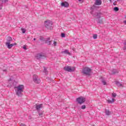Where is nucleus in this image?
Returning a JSON list of instances; mask_svg holds the SVG:
<instances>
[{"mask_svg": "<svg viewBox=\"0 0 126 126\" xmlns=\"http://www.w3.org/2000/svg\"><path fill=\"white\" fill-rule=\"evenodd\" d=\"M61 5L64 7H67L68 6V3L67 2H63L61 3Z\"/></svg>", "mask_w": 126, "mask_h": 126, "instance_id": "nucleus-12", "label": "nucleus"}, {"mask_svg": "<svg viewBox=\"0 0 126 126\" xmlns=\"http://www.w3.org/2000/svg\"><path fill=\"white\" fill-rule=\"evenodd\" d=\"M37 112H38V114L39 116H40V117L43 116V111L38 110Z\"/></svg>", "mask_w": 126, "mask_h": 126, "instance_id": "nucleus-18", "label": "nucleus"}, {"mask_svg": "<svg viewBox=\"0 0 126 126\" xmlns=\"http://www.w3.org/2000/svg\"><path fill=\"white\" fill-rule=\"evenodd\" d=\"M5 45L8 48V49H11L13 47V46H16V43L10 44V43H5Z\"/></svg>", "mask_w": 126, "mask_h": 126, "instance_id": "nucleus-8", "label": "nucleus"}, {"mask_svg": "<svg viewBox=\"0 0 126 126\" xmlns=\"http://www.w3.org/2000/svg\"><path fill=\"white\" fill-rule=\"evenodd\" d=\"M41 108H43V104H36L35 105V108L36 109L37 111H40V109Z\"/></svg>", "mask_w": 126, "mask_h": 126, "instance_id": "nucleus-10", "label": "nucleus"}, {"mask_svg": "<svg viewBox=\"0 0 126 126\" xmlns=\"http://www.w3.org/2000/svg\"><path fill=\"white\" fill-rule=\"evenodd\" d=\"M45 57L46 55L44 53L37 54L35 56V58L37 60H41V59H43V58H45Z\"/></svg>", "mask_w": 126, "mask_h": 126, "instance_id": "nucleus-7", "label": "nucleus"}, {"mask_svg": "<svg viewBox=\"0 0 126 126\" xmlns=\"http://www.w3.org/2000/svg\"><path fill=\"white\" fill-rule=\"evenodd\" d=\"M91 14H93L94 16H96V18H100L101 17V13H96V14H94L93 11L91 12Z\"/></svg>", "mask_w": 126, "mask_h": 126, "instance_id": "nucleus-9", "label": "nucleus"}, {"mask_svg": "<svg viewBox=\"0 0 126 126\" xmlns=\"http://www.w3.org/2000/svg\"><path fill=\"white\" fill-rule=\"evenodd\" d=\"M57 42L55 41H52V46L56 47L57 46Z\"/></svg>", "mask_w": 126, "mask_h": 126, "instance_id": "nucleus-20", "label": "nucleus"}, {"mask_svg": "<svg viewBox=\"0 0 126 126\" xmlns=\"http://www.w3.org/2000/svg\"><path fill=\"white\" fill-rule=\"evenodd\" d=\"M95 6H94V5L92 7H91V9L92 10H94V9H95Z\"/></svg>", "mask_w": 126, "mask_h": 126, "instance_id": "nucleus-28", "label": "nucleus"}, {"mask_svg": "<svg viewBox=\"0 0 126 126\" xmlns=\"http://www.w3.org/2000/svg\"><path fill=\"white\" fill-rule=\"evenodd\" d=\"M12 38H11V37L10 36H8L7 37V42L6 43H11V42H12Z\"/></svg>", "mask_w": 126, "mask_h": 126, "instance_id": "nucleus-15", "label": "nucleus"}, {"mask_svg": "<svg viewBox=\"0 0 126 126\" xmlns=\"http://www.w3.org/2000/svg\"><path fill=\"white\" fill-rule=\"evenodd\" d=\"M94 4L95 5H101L102 4V0H95Z\"/></svg>", "mask_w": 126, "mask_h": 126, "instance_id": "nucleus-11", "label": "nucleus"}, {"mask_svg": "<svg viewBox=\"0 0 126 126\" xmlns=\"http://www.w3.org/2000/svg\"><path fill=\"white\" fill-rule=\"evenodd\" d=\"M79 0V1H81V2H83V1L82 0Z\"/></svg>", "mask_w": 126, "mask_h": 126, "instance_id": "nucleus-37", "label": "nucleus"}, {"mask_svg": "<svg viewBox=\"0 0 126 126\" xmlns=\"http://www.w3.org/2000/svg\"><path fill=\"white\" fill-rule=\"evenodd\" d=\"M20 126H26V125L23 124V123H20Z\"/></svg>", "mask_w": 126, "mask_h": 126, "instance_id": "nucleus-32", "label": "nucleus"}, {"mask_svg": "<svg viewBox=\"0 0 126 126\" xmlns=\"http://www.w3.org/2000/svg\"><path fill=\"white\" fill-rule=\"evenodd\" d=\"M82 110H85V109H86V106L85 105H83L81 106Z\"/></svg>", "mask_w": 126, "mask_h": 126, "instance_id": "nucleus-25", "label": "nucleus"}, {"mask_svg": "<svg viewBox=\"0 0 126 126\" xmlns=\"http://www.w3.org/2000/svg\"><path fill=\"white\" fill-rule=\"evenodd\" d=\"M124 50H126V47H124Z\"/></svg>", "mask_w": 126, "mask_h": 126, "instance_id": "nucleus-39", "label": "nucleus"}, {"mask_svg": "<svg viewBox=\"0 0 126 126\" xmlns=\"http://www.w3.org/2000/svg\"><path fill=\"white\" fill-rule=\"evenodd\" d=\"M124 45H126V41L124 42Z\"/></svg>", "mask_w": 126, "mask_h": 126, "instance_id": "nucleus-40", "label": "nucleus"}, {"mask_svg": "<svg viewBox=\"0 0 126 126\" xmlns=\"http://www.w3.org/2000/svg\"><path fill=\"white\" fill-rule=\"evenodd\" d=\"M46 44L48 45H49L50 46H53V40L51 41H46Z\"/></svg>", "mask_w": 126, "mask_h": 126, "instance_id": "nucleus-16", "label": "nucleus"}, {"mask_svg": "<svg viewBox=\"0 0 126 126\" xmlns=\"http://www.w3.org/2000/svg\"><path fill=\"white\" fill-rule=\"evenodd\" d=\"M105 114L107 116H109V115H111V112L108 110H105Z\"/></svg>", "mask_w": 126, "mask_h": 126, "instance_id": "nucleus-19", "label": "nucleus"}, {"mask_svg": "<svg viewBox=\"0 0 126 126\" xmlns=\"http://www.w3.org/2000/svg\"><path fill=\"white\" fill-rule=\"evenodd\" d=\"M97 34H94V35H93L94 39H97Z\"/></svg>", "mask_w": 126, "mask_h": 126, "instance_id": "nucleus-30", "label": "nucleus"}, {"mask_svg": "<svg viewBox=\"0 0 126 126\" xmlns=\"http://www.w3.org/2000/svg\"><path fill=\"white\" fill-rule=\"evenodd\" d=\"M114 10L115 11H119V8L118 7H115L114 8Z\"/></svg>", "mask_w": 126, "mask_h": 126, "instance_id": "nucleus-26", "label": "nucleus"}, {"mask_svg": "<svg viewBox=\"0 0 126 126\" xmlns=\"http://www.w3.org/2000/svg\"><path fill=\"white\" fill-rule=\"evenodd\" d=\"M63 69L65 70V71H68V72H73V71L75 70V67L65 66L64 67Z\"/></svg>", "mask_w": 126, "mask_h": 126, "instance_id": "nucleus-4", "label": "nucleus"}, {"mask_svg": "<svg viewBox=\"0 0 126 126\" xmlns=\"http://www.w3.org/2000/svg\"><path fill=\"white\" fill-rule=\"evenodd\" d=\"M33 41H36V38H33Z\"/></svg>", "mask_w": 126, "mask_h": 126, "instance_id": "nucleus-41", "label": "nucleus"}, {"mask_svg": "<svg viewBox=\"0 0 126 126\" xmlns=\"http://www.w3.org/2000/svg\"><path fill=\"white\" fill-rule=\"evenodd\" d=\"M23 49H24V50H27V48L26 47V46L24 45V46H23Z\"/></svg>", "mask_w": 126, "mask_h": 126, "instance_id": "nucleus-33", "label": "nucleus"}, {"mask_svg": "<svg viewBox=\"0 0 126 126\" xmlns=\"http://www.w3.org/2000/svg\"><path fill=\"white\" fill-rule=\"evenodd\" d=\"M61 37L62 38H64L65 37V34H64V33H61Z\"/></svg>", "mask_w": 126, "mask_h": 126, "instance_id": "nucleus-27", "label": "nucleus"}, {"mask_svg": "<svg viewBox=\"0 0 126 126\" xmlns=\"http://www.w3.org/2000/svg\"><path fill=\"white\" fill-rule=\"evenodd\" d=\"M115 101H116V100L114 98H112V100H110V99L108 100L107 102L108 103H110L111 104H112V103H114Z\"/></svg>", "mask_w": 126, "mask_h": 126, "instance_id": "nucleus-17", "label": "nucleus"}, {"mask_svg": "<svg viewBox=\"0 0 126 126\" xmlns=\"http://www.w3.org/2000/svg\"><path fill=\"white\" fill-rule=\"evenodd\" d=\"M98 23H102V20L100 21V20H98Z\"/></svg>", "mask_w": 126, "mask_h": 126, "instance_id": "nucleus-35", "label": "nucleus"}, {"mask_svg": "<svg viewBox=\"0 0 126 126\" xmlns=\"http://www.w3.org/2000/svg\"><path fill=\"white\" fill-rule=\"evenodd\" d=\"M118 72V71H117L116 70H115L114 69L113 71H112V74H115V73H117Z\"/></svg>", "mask_w": 126, "mask_h": 126, "instance_id": "nucleus-29", "label": "nucleus"}, {"mask_svg": "<svg viewBox=\"0 0 126 126\" xmlns=\"http://www.w3.org/2000/svg\"><path fill=\"white\" fill-rule=\"evenodd\" d=\"M33 81L35 83H36L37 84H39V83H41V80L38 77V76L36 74L33 75L32 77Z\"/></svg>", "mask_w": 126, "mask_h": 126, "instance_id": "nucleus-5", "label": "nucleus"}, {"mask_svg": "<svg viewBox=\"0 0 126 126\" xmlns=\"http://www.w3.org/2000/svg\"><path fill=\"white\" fill-rule=\"evenodd\" d=\"M9 81H12V80L11 79V78H10Z\"/></svg>", "mask_w": 126, "mask_h": 126, "instance_id": "nucleus-38", "label": "nucleus"}, {"mask_svg": "<svg viewBox=\"0 0 126 126\" xmlns=\"http://www.w3.org/2000/svg\"><path fill=\"white\" fill-rule=\"evenodd\" d=\"M0 1V2H2V3H5L6 2H7V1H8V0H1Z\"/></svg>", "mask_w": 126, "mask_h": 126, "instance_id": "nucleus-22", "label": "nucleus"}, {"mask_svg": "<svg viewBox=\"0 0 126 126\" xmlns=\"http://www.w3.org/2000/svg\"><path fill=\"white\" fill-rule=\"evenodd\" d=\"M43 72H44L45 74H47V72H48V71L47 70V68L45 67H44Z\"/></svg>", "mask_w": 126, "mask_h": 126, "instance_id": "nucleus-23", "label": "nucleus"}, {"mask_svg": "<svg viewBox=\"0 0 126 126\" xmlns=\"http://www.w3.org/2000/svg\"><path fill=\"white\" fill-rule=\"evenodd\" d=\"M14 89L16 95L21 97L22 96V93L24 91V85H19L18 86L15 87Z\"/></svg>", "mask_w": 126, "mask_h": 126, "instance_id": "nucleus-1", "label": "nucleus"}, {"mask_svg": "<svg viewBox=\"0 0 126 126\" xmlns=\"http://www.w3.org/2000/svg\"><path fill=\"white\" fill-rule=\"evenodd\" d=\"M116 85H117V86H119V87L123 86V85H122V84H121V83H120L119 82H118V81L116 82Z\"/></svg>", "mask_w": 126, "mask_h": 126, "instance_id": "nucleus-21", "label": "nucleus"}, {"mask_svg": "<svg viewBox=\"0 0 126 126\" xmlns=\"http://www.w3.org/2000/svg\"><path fill=\"white\" fill-rule=\"evenodd\" d=\"M86 100V99L83 96H81L77 98V101L80 105H81V104H83V103L85 102Z\"/></svg>", "mask_w": 126, "mask_h": 126, "instance_id": "nucleus-6", "label": "nucleus"}, {"mask_svg": "<svg viewBox=\"0 0 126 126\" xmlns=\"http://www.w3.org/2000/svg\"><path fill=\"white\" fill-rule=\"evenodd\" d=\"M45 28L49 30L53 29V22L51 21H47L45 22Z\"/></svg>", "mask_w": 126, "mask_h": 126, "instance_id": "nucleus-3", "label": "nucleus"}, {"mask_svg": "<svg viewBox=\"0 0 126 126\" xmlns=\"http://www.w3.org/2000/svg\"><path fill=\"white\" fill-rule=\"evenodd\" d=\"M117 96V94L116 93H112V96L116 97Z\"/></svg>", "mask_w": 126, "mask_h": 126, "instance_id": "nucleus-31", "label": "nucleus"}, {"mask_svg": "<svg viewBox=\"0 0 126 126\" xmlns=\"http://www.w3.org/2000/svg\"><path fill=\"white\" fill-rule=\"evenodd\" d=\"M3 71H6V70H3Z\"/></svg>", "mask_w": 126, "mask_h": 126, "instance_id": "nucleus-43", "label": "nucleus"}, {"mask_svg": "<svg viewBox=\"0 0 126 126\" xmlns=\"http://www.w3.org/2000/svg\"><path fill=\"white\" fill-rule=\"evenodd\" d=\"M116 3H117V1H115V2H114V3H113L114 5H116Z\"/></svg>", "mask_w": 126, "mask_h": 126, "instance_id": "nucleus-34", "label": "nucleus"}, {"mask_svg": "<svg viewBox=\"0 0 126 126\" xmlns=\"http://www.w3.org/2000/svg\"><path fill=\"white\" fill-rule=\"evenodd\" d=\"M110 2H112V0H109Z\"/></svg>", "mask_w": 126, "mask_h": 126, "instance_id": "nucleus-42", "label": "nucleus"}, {"mask_svg": "<svg viewBox=\"0 0 126 126\" xmlns=\"http://www.w3.org/2000/svg\"><path fill=\"white\" fill-rule=\"evenodd\" d=\"M124 23H125V24L126 25V20L124 21Z\"/></svg>", "mask_w": 126, "mask_h": 126, "instance_id": "nucleus-36", "label": "nucleus"}, {"mask_svg": "<svg viewBox=\"0 0 126 126\" xmlns=\"http://www.w3.org/2000/svg\"><path fill=\"white\" fill-rule=\"evenodd\" d=\"M21 31L23 33H25L26 32V30H25V29L21 28Z\"/></svg>", "mask_w": 126, "mask_h": 126, "instance_id": "nucleus-24", "label": "nucleus"}, {"mask_svg": "<svg viewBox=\"0 0 126 126\" xmlns=\"http://www.w3.org/2000/svg\"><path fill=\"white\" fill-rule=\"evenodd\" d=\"M91 69L89 67H86L82 69V73L84 75H90Z\"/></svg>", "mask_w": 126, "mask_h": 126, "instance_id": "nucleus-2", "label": "nucleus"}, {"mask_svg": "<svg viewBox=\"0 0 126 126\" xmlns=\"http://www.w3.org/2000/svg\"><path fill=\"white\" fill-rule=\"evenodd\" d=\"M100 79L103 85H107V82H106V80L103 79V77H101Z\"/></svg>", "mask_w": 126, "mask_h": 126, "instance_id": "nucleus-13", "label": "nucleus"}, {"mask_svg": "<svg viewBox=\"0 0 126 126\" xmlns=\"http://www.w3.org/2000/svg\"><path fill=\"white\" fill-rule=\"evenodd\" d=\"M62 54H66L67 55H69V56H70V53L68 52V50H65L63 51L62 52Z\"/></svg>", "mask_w": 126, "mask_h": 126, "instance_id": "nucleus-14", "label": "nucleus"}]
</instances>
